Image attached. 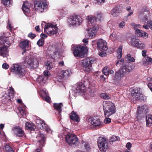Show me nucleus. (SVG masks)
Returning <instances> with one entry per match:
<instances>
[{"label": "nucleus", "mask_w": 152, "mask_h": 152, "mask_svg": "<svg viewBox=\"0 0 152 152\" xmlns=\"http://www.w3.org/2000/svg\"><path fill=\"white\" fill-rule=\"evenodd\" d=\"M70 72L68 70H59L58 71V81L63 84L65 80L70 75Z\"/></svg>", "instance_id": "8"}, {"label": "nucleus", "mask_w": 152, "mask_h": 152, "mask_svg": "<svg viewBox=\"0 0 152 152\" xmlns=\"http://www.w3.org/2000/svg\"><path fill=\"white\" fill-rule=\"evenodd\" d=\"M122 47L120 46L117 49V53L118 54L117 56V58L118 59L120 58L122 56Z\"/></svg>", "instance_id": "38"}, {"label": "nucleus", "mask_w": 152, "mask_h": 152, "mask_svg": "<svg viewBox=\"0 0 152 152\" xmlns=\"http://www.w3.org/2000/svg\"><path fill=\"white\" fill-rule=\"evenodd\" d=\"M126 147L128 149H129L132 147L131 143L130 142H128L126 144Z\"/></svg>", "instance_id": "60"}, {"label": "nucleus", "mask_w": 152, "mask_h": 152, "mask_svg": "<svg viewBox=\"0 0 152 152\" xmlns=\"http://www.w3.org/2000/svg\"><path fill=\"white\" fill-rule=\"evenodd\" d=\"M91 124L92 125L95 126H100L101 124L100 120L97 119H93L92 120Z\"/></svg>", "instance_id": "33"}, {"label": "nucleus", "mask_w": 152, "mask_h": 152, "mask_svg": "<svg viewBox=\"0 0 152 152\" xmlns=\"http://www.w3.org/2000/svg\"><path fill=\"white\" fill-rule=\"evenodd\" d=\"M30 41L28 39H23L18 44L19 47L23 50L22 54L23 55L27 50H29Z\"/></svg>", "instance_id": "13"}, {"label": "nucleus", "mask_w": 152, "mask_h": 152, "mask_svg": "<svg viewBox=\"0 0 152 152\" xmlns=\"http://www.w3.org/2000/svg\"><path fill=\"white\" fill-rule=\"evenodd\" d=\"M2 67L4 69H7L9 68V65L7 63H4L3 64Z\"/></svg>", "instance_id": "56"}, {"label": "nucleus", "mask_w": 152, "mask_h": 152, "mask_svg": "<svg viewBox=\"0 0 152 152\" xmlns=\"http://www.w3.org/2000/svg\"><path fill=\"white\" fill-rule=\"evenodd\" d=\"M96 18L92 17L90 18L89 19L88 21V24L89 26H92V28H96L95 26V23L96 22Z\"/></svg>", "instance_id": "27"}, {"label": "nucleus", "mask_w": 152, "mask_h": 152, "mask_svg": "<svg viewBox=\"0 0 152 152\" xmlns=\"http://www.w3.org/2000/svg\"><path fill=\"white\" fill-rule=\"evenodd\" d=\"M13 42V38L11 37H6L2 36L0 37V45H5V42L7 45H10Z\"/></svg>", "instance_id": "16"}, {"label": "nucleus", "mask_w": 152, "mask_h": 152, "mask_svg": "<svg viewBox=\"0 0 152 152\" xmlns=\"http://www.w3.org/2000/svg\"><path fill=\"white\" fill-rule=\"evenodd\" d=\"M147 126L150 127L152 124V115H148L146 117Z\"/></svg>", "instance_id": "26"}, {"label": "nucleus", "mask_w": 152, "mask_h": 152, "mask_svg": "<svg viewBox=\"0 0 152 152\" xmlns=\"http://www.w3.org/2000/svg\"><path fill=\"white\" fill-rule=\"evenodd\" d=\"M2 2L3 4L7 7H10L12 3V0H2Z\"/></svg>", "instance_id": "37"}, {"label": "nucleus", "mask_w": 152, "mask_h": 152, "mask_svg": "<svg viewBox=\"0 0 152 152\" xmlns=\"http://www.w3.org/2000/svg\"><path fill=\"white\" fill-rule=\"evenodd\" d=\"M101 96L103 99H109L110 98V95H108L105 93H102L101 94Z\"/></svg>", "instance_id": "47"}, {"label": "nucleus", "mask_w": 152, "mask_h": 152, "mask_svg": "<svg viewBox=\"0 0 152 152\" xmlns=\"http://www.w3.org/2000/svg\"><path fill=\"white\" fill-rule=\"evenodd\" d=\"M132 70L131 66L123 65L120 69L116 72L112 78L114 82L118 83L121 80L124 75L128 74Z\"/></svg>", "instance_id": "1"}, {"label": "nucleus", "mask_w": 152, "mask_h": 152, "mask_svg": "<svg viewBox=\"0 0 152 152\" xmlns=\"http://www.w3.org/2000/svg\"><path fill=\"white\" fill-rule=\"evenodd\" d=\"M143 117V113L137 111L136 118L138 120H140Z\"/></svg>", "instance_id": "40"}, {"label": "nucleus", "mask_w": 152, "mask_h": 152, "mask_svg": "<svg viewBox=\"0 0 152 152\" xmlns=\"http://www.w3.org/2000/svg\"><path fill=\"white\" fill-rule=\"evenodd\" d=\"M108 139L100 137L98 141V146L101 151L105 152L108 148Z\"/></svg>", "instance_id": "9"}, {"label": "nucleus", "mask_w": 152, "mask_h": 152, "mask_svg": "<svg viewBox=\"0 0 152 152\" xmlns=\"http://www.w3.org/2000/svg\"><path fill=\"white\" fill-rule=\"evenodd\" d=\"M135 94H133L132 95V98L135 100H140L143 99V95L140 92L135 93Z\"/></svg>", "instance_id": "28"}, {"label": "nucleus", "mask_w": 152, "mask_h": 152, "mask_svg": "<svg viewBox=\"0 0 152 152\" xmlns=\"http://www.w3.org/2000/svg\"><path fill=\"white\" fill-rule=\"evenodd\" d=\"M45 65L47 69L50 70L53 67V64L51 62L47 61L45 63Z\"/></svg>", "instance_id": "34"}, {"label": "nucleus", "mask_w": 152, "mask_h": 152, "mask_svg": "<svg viewBox=\"0 0 152 152\" xmlns=\"http://www.w3.org/2000/svg\"><path fill=\"white\" fill-rule=\"evenodd\" d=\"M13 130L17 137L26 138V136L25 132L20 127L15 126L13 128Z\"/></svg>", "instance_id": "15"}, {"label": "nucleus", "mask_w": 152, "mask_h": 152, "mask_svg": "<svg viewBox=\"0 0 152 152\" xmlns=\"http://www.w3.org/2000/svg\"><path fill=\"white\" fill-rule=\"evenodd\" d=\"M2 45L3 46L0 48V56L4 57H7L8 54V47L4 45Z\"/></svg>", "instance_id": "18"}, {"label": "nucleus", "mask_w": 152, "mask_h": 152, "mask_svg": "<svg viewBox=\"0 0 152 152\" xmlns=\"http://www.w3.org/2000/svg\"><path fill=\"white\" fill-rule=\"evenodd\" d=\"M49 49L50 48V54L52 58H54L56 56L57 53V48L56 47L49 46Z\"/></svg>", "instance_id": "20"}, {"label": "nucleus", "mask_w": 152, "mask_h": 152, "mask_svg": "<svg viewBox=\"0 0 152 152\" xmlns=\"http://www.w3.org/2000/svg\"><path fill=\"white\" fill-rule=\"evenodd\" d=\"M37 80L40 83H41L44 80V78L42 76L39 77L38 78Z\"/></svg>", "instance_id": "58"}, {"label": "nucleus", "mask_w": 152, "mask_h": 152, "mask_svg": "<svg viewBox=\"0 0 152 152\" xmlns=\"http://www.w3.org/2000/svg\"><path fill=\"white\" fill-rule=\"evenodd\" d=\"M22 8L24 13H28L30 12V10L27 3H24Z\"/></svg>", "instance_id": "30"}, {"label": "nucleus", "mask_w": 152, "mask_h": 152, "mask_svg": "<svg viewBox=\"0 0 152 152\" xmlns=\"http://www.w3.org/2000/svg\"><path fill=\"white\" fill-rule=\"evenodd\" d=\"M63 104L62 103L58 104V114L59 115H61L60 113L62 111L61 107H63Z\"/></svg>", "instance_id": "44"}, {"label": "nucleus", "mask_w": 152, "mask_h": 152, "mask_svg": "<svg viewBox=\"0 0 152 152\" xmlns=\"http://www.w3.org/2000/svg\"><path fill=\"white\" fill-rule=\"evenodd\" d=\"M42 28H44V32L50 36L53 35L57 33V26L56 24H54L53 23H48L42 21L41 25Z\"/></svg>", "instance_id": "2"}, {"label": "nucleus", "mask_w": 152, "mask_h": 152, "mask_svg": "<svg viewBox=\"0 0 152 152\" xmlns=\"http://www.w3.org/2000/svg\"><path fill=\"white\" fill-rule=\"evenodd\" d=\"M126 23L124 21H121L118 25L119 27L120 28H123L125 25Z\"/></svg>", "instance_id": "53"}, {"label": "nucleus", "mask_w": 152, "mask_h": 152, "mask_svg": "<svg viewBox=\"0 0 152 152\" xmlns=\"http://www.w3.org/2000/svg\"><path fill=\"white\" fill-rule=\"evenodd\" d=\"M108 117H105V118L104 120V122L106 124H109L111 122V119Z\"/></svg>", "instance_id": "52"}, {"label": "nucleus", "mask_w": 152, "mask_h": 152, "mask_svg": "<svg viewBox=\"0 0 152 152\" xmlns=\"http://www.w3.org/2000/svg\"><path fill=\"white\" fill-rule=\"evenodd\" d=\"M138 92H140V89L139 90H138V89H136L135 88L134 89H133V90H132V92H131V95L132 96V95L133 94H135V93H137Z\"/></svg>", "instance_id": "54"}, {"label": "nucleus", "mask_w": 152, "mask_h": 152, "mask_svg": "<svg viewBox=\"0 0 152 152\" xmlns=\"http://www.w3.org/2000/svg\"><path fill=\"white\" fill-rule=\"evenodd\" d=\"M80 17L77 16H72L69 17L68 20V23L69 25L73 26H78L81 23Z\"/></svg>", "instance_id": "14"}, {"label": "nucleus", "mask_w": 152, "mask_h": 152, "mask_svg": "<svg viewBox=\"0 0 152 152\" xmlns=\"http://www.w3.org/2000/svg\"><path fill=\"white\" fill-rule=\"evenodd\" d=\"M139 41L138 39L133 38L131 39L130 43L132 45L136 47V45L137 44Z\"/></svg>", "instance_id": "35"}, {"label": "nucleus", "mask_w": 152, "mask_h": 152, "mask_svg": "<svg viewBox=\"0 0 152 152\" xmlns=\"http://www.w3.org/2000/svg\"><path fill=\"white\" fill-rule=\"evenodd\" d=\"M141 27V26L139 24L136 25V26L134 27V29L135 30V34L138 37H142V32H143V31L139 29V28H140Z\"/></svg>", "instance_id": "23"}, {"label": "nucleus", "mask_w": 152, "mask_h": 152, "mask_svg": "<svg viewBox=\"0 0 152 152\" xmlns=\"http://www.w3.org/2000/svg\"><path fill=\"white\" fill-rule=\"evenodd\" d=\"M26 129L30 131H34L35 128V126L33 124L29 122H26Z\"/></svg>", "instance_id": "25"}, {"label": "nucleus", "mask_w": 152, "mask_h": 152, "mask_svg": "<svg viewBox=\"0 0 152 152\" xmlns=\"http://www.w3.org/2000/svg\"><path fill=\"white\" fill-rule=\"evenodd\" d=\"M124 60L123 58H122L120 60H118L115 64V65L118 67H120L121 65H122L121 67L124 65H126V66H130L129 65V63H127V64H124Z\"/></svg>", "instance_id": "32"}, {"label": "nucleus", "mask_w": 152, "mask_h": 152, "mask_svg": "<svg viewBox=\"0 0 152 152\" xmlns=\"http://www.w3.org/2000/svg\"><path fill=\"white\" fill-rule=\"evenodd\" d=\"M119 11L117 7H115L112 9L111 13L114 16H116L119 14Z\"/></svg>", "instance_id": "36"}, {"label": "nucleus", "mask_w": 152, "mask_h": 152, "mask_svg": "<svg viewBox=\"0 0 152 152\" xmlns=\"http://www.w3.org/2000/svg\"><path fill=\"white\" fill-rule=\"evenodd\" d=\"M36 37L35 34H33L32 32L29 33L28 35V37L30 38L31 39H33Z\"/></svg>", "instance_id": "51"}, {"label": "nucleus", "mask_w": 152, "mask_h": 152, "mask_svg": "<svg viewBox=\"0 0 152 152\" xmlns=\"http://www.w3.org/2000/svg\"><path fill=\"white\" fill-rule=\"evenodd\" d=\"M97 47L100 50L106 51L108 49L106 42L102 39H99L96 41Z\"/></svg>", "instance_id": "17"}, {"label": "nucleus", "mask_w": 152, "mask_h": 152, "mask_svg": "<svg viewBox=\"0 0 152 152\" xmlns=\"http://www.w3.org/2000/svg\"><path fill=\"white\" fill-rule=\"evenodd\" d=\"M5 148L7 152H14L12 148L8 145H6Z\"/></svg>", "instance_id": "45"}, {"label": "nucleus", "mask_w": 152, "mask_h": 152, "mask_svg": "<svg viewBox=\"0 0 152 152\" xmlns=\"http://www.w3.org/2000/svg\"><path fill=\"white\" fill-rule=\"evenodd\" d=\"M84 47L81 46H75L74 48L73 53L74 56L75 57H80L82 58L84 55Z\"/></svg>", "instance_id": "12"}, {"label": "nucleus", "mask_w": 152, "mask_h": 152, "mask_svg": "<svg viewBox=\"0 0 152 152\" xmlns=\"http://www.w3.org/2000/svg\"><path fill=\"white\" fill-rule=\"evenodd\" d=\"M70 118L71 120L77 122H79L80 120L78 116L73 111L71 113Z\"/></svg>", "instance_id": "22"}, {"label": "nucleus", "mask_w": 152, "mask_h": 152, "mask_svg": "<svg viewBox=\"0 0 152 152\" xmlns=\"http://www.w3.org/2000/svg\"><path fill=\"white\" fill-rule=\"evenodd\" d=\"M96 60L92 58H87L81 61V65L85 72L89 73L91 70V64L94 63Z\"/></svg>", "instance_id": "5"}, {"label": "nucleus", "mask_w": 152, "mask_h": 152, "mask_svg": "<svg viewBox=\"0 0 152 152\" xmlns=\"http://www.w3.org/2000/svg\"><path fill=\"white\" fill-rule=\"evenodd\" d=\"M147 50H144L142 51V55L144 57H145L146 56Z\"/></svg>", "instance_id": "59"}, {"label": "nucleus", "mask_w": 152, "mask_h": 152, "mask_svg": "<svg viewBox=\"0 0 152 152\" xmlns=\"http://www.w3.org/2000/svg\"><path fill=\"white\" fill-rule=\"evenodd\" d=\"M39 59L35 57H31L26 61H24V64L26 63L27 66L31 69L37 68L39 64Z\"/></svg>", "instance_id": "7"}, {"label": "nucleus", "mask_w": 152, "mask_h": 152, "mask_svg": "<svg viewBox=\"0 0 152 152\" xmlns=\"http://www.w3.org/2000/svg\"><path fill=\"white\" fill-rule=\"evenodd\" d=\"M66 140L68 145L72 146H75L79 143L77 136L74 134L69 133L66 136Z\"/></svg>", "instance_id": "6"}, {"label": "nucleus", "mask_w": 152, "mask_h": 152, "mask_svg": "<svg viewBox=\"0 0 152 152\" xmlns=\"http://www.w3.org/2000/svg\"><path fill=\"white\" fill-rule=\"evenodd\" d=\"M103 16L101 14H99L97 15L96 17V20H102V19Z\"/></svg>", "instance_id": "55"}, {"label": "nucleus", "mask_w": 152, "mask_h": 152, "mask_svg": "<svg viewBox=\"0 0 152 152\" xmlns=\"http://www.w3.org/2000/svg\"><path fill=\"white\" fill-rule=\"evenodd\" d=\"M143 64L145 65L151 64L152 63V58L148 56L145 57L143 59Z\"/></svg>", "instance_id": "29"}, {"label": "nucleus", "mask_w": 152, "mask_h": 152, "mask_svg": "<svg viewBox=\"0 0 152 152\" xmlns=\"http://www.w3.org/2000/svg\"><path fill=\"white\" fill-rule=\"evenodd\" d=\"M85 87L82 85H79L76 88L75 92L76 93H84L85 91Z\"/></svg>", "instance_id": "24"}, {"label": "nucleus", "mask_w": 152, "mask_h": 152, "mask_svg": "<svg viewBox=\"0 0 152 152\" xmlns=\"http://www.w3.org/2000/svg\"><path fill=\"white\" fill-rule=\"evenodd\" d=\"M140 49H143L145 47V45L142 43L141 42L139 41L137 45H136V47Z\"/></svg>", "instance_id": "43"}, {"label": "nucleus", "mask_w": 152, "mask_h": 152, "mask_svg": "<svg viewBox=\"0 0 152 152\" xmlns=\"http://www.w3.org/2000/svg\"><path fill=\"white\" fill-rule=\"evenodd\" d=\"M39 124L42 125V127L41 128L42 129H44L47 132H48L50 130L47 124L45 123L44 121L40 120L39 121Z\"/></svg>", "instance_id": "31"}, {"label": "nucleus", "mask_w": 152, "mask_h": 152, "mask_svg": "<svg viewBox=\"0 0 152 152\" xmlns=\"http://www.w3.org/2000/svg\"><path fill=\"white\" fill-rule=\"evenodd\" d=\"M126 59L130 62H134L135 61V59L133 57H131L130 54H127L126 57Z\"/></svg>", "instance_id": "39"}, {"label": "nucleus", "mask_w": 152, "mask_h": 152, "mask_svg": "<svg viewBox=\"0 0 152 152\" xmlns=\"http://www.w3.org/2000/svg\"><path fill=\"white\" fill-rule=\"evenodd\" d=\"M44 40L43 39H41L38 40L37 44L39 46H42L44 45Z\"/></svg>", "instance_id": "48"}, {"label": "nucleus", "mask_w": 152, "mask_h": 152, "mask_svg": "<svg viewBox=\"0 0 152 152\" xmlns=\"http://www.w3.org/2000/svg\"><path fill=\"white\" fill-rule=\"evenodd\" d=\"M148 110V107L146 105L139 106L137 108V111L138 112L142 113H146Z\"/></svg>", "instance_id": "21"}, {"label": "nucleus", "mask_w": 152, "mask_h": 152, "mask_svg": "<svg viewBox=\"0 0 152 152\" xmlns=\"http://www.w3.org/2000/svg\"><path fill=\"white\" fill-rule=\"evenodd\" d=\"M148 86L152 92V83H148Z\"/></svg>", "instance_id": "64"}, {"label": "nucleus", "mask_w": 152, "mask_h": 152, "mask_svg": "<svg viewBox=\"0 0 152 152\" xmlns=\"http://www.w3.org/2000/svg\"><path fill=\"white\" fill-rule=\"evenodd\" d=\"M10 69L13 74L17 75L20 77L25 75V69L24 66L18 64H13Z\"/></svg>", "instance_id": "4"}, {"label": "nucleus", "mask_w": 152, "mask_h": 152, "mask_svg": "<svg viewBox=\"0 0 152 152\" xmlns=\"http://www.w3.org/2000/svg\"><path fill=\"white\" fill-rule=\"evenodd\" d=\"M45 97L44 99L45 101L48 103H49L50 101V97L48 96V94L45 91Z\"/></svg>", "instance_id": "49"}, {"label": "nucleus", "mask_w": 152, "mask_h": 152, "mask_svg": "<svg viewBox=\"0 0 152 152\" xmlns=\"http://www.w3.org/2000/svg\"><path fill=\"white\" fill-rule=\"evenodd\" d=\"M109 68L106 66L102 70L103 73L106 75H107L109 74Z\"/></svg>", "instance_id": "41"}, {"label": "nucleus", "mask_w": 152, "mask_h": 152, "mask_svg": "<svg viewBox=\"0 0 152 152\" xmlns=\"http://www.w3.org/2000/svg\"><path fill=\"white\" fill-rule=\"evenodd\" d=\"M35 30L38 32H41V30L39 28V26H37L35 27Z\"/></svg>", "instance_id": "61"}, {"label": "nucleus", "mask_w": 152, "mask_h": 152, "mask_svg": "<svg viewBox=\"0 0 152 152\" xmlns=\"http://www.w3.org/2000/svg\"><path fill=\"white\" fill-rule=\"evenodd\" d=\"M44 75L45 77H48L50 75V72L48 70H45L44 72Z\"/></svg>", "instance_id": "57"}, {"label": "nucleus", "mask_w": 152, "mask_h": 152, "mask_svg": "<svg viewBox=\"0 0 152 152\" xmlns=\"http://www.w3.org/2000/svg\"><path fill=\"white\" fill-rule=\"evenodd\" d=\"M103 107L105 117H109L115 112V107L114 104L111 102H104Z\"/></svg>", "instance_id": "3"}, {"label": "nucleus", "mask_w": 152, "mask_h": 152, "mask_svg": "<svg viewBox=\"0 0 152 152\" xmlns=\"http://www.w3.org/2000/svg\"><path fill=\"white\" fill-rule=\"evenodd\" d=\"M19 111L22 115H23L24 114V111L23 109L22 108L19 109Z\"/></svg>", "instance_id": "63"}, {"label": "nucleus", "mask_w": 152, "mask_h": 152, "mask_svg": "<svg viewBox=\"0 0 152 152\" xmlns=\"http://www.w3.org/2000/svg\"><path fill=\"white\" fill-rule=\"evenodd\" d=\"M34 7L36 10H38L41 12H44L48 7L47 4L40 0L34 1Z\"/></svg>", "instance_id": "11"}, {"label": "nucleus", "mask_w": 152, "mask_h": 152, "mask_svg": "<svg viewBox=\"0 0 152 152\" xmlns=\"http://www.w3.org/2000/svg\"><path fill=\"white\" fill-rule=\"evenodd\" d=\"M120 139L119 137H117L115 136H113L110 140V142H115L117 140H118Z\"/></svg>", "instance_id": "46"}, {"label": "nucleus", "mask_w": 152, "mask_h": 152, "mask_svg": "<svg viewBox=\"0 0 152 152\" xmlns=\"http://www.w3.org/2000/svg\"><path fill=\"white\" fill-rule=\"evenodd\" d=\"M117 34L115 32H113L110 35V37L112 40H115L116 39Z\"/></svg>", "instance_id": "50"}, {"label": "nucleus", "mask_w": 152, "mask_h": 152, "mask_svg": "<svg viewBox=\"0 0 152 152\" xmlns=\"http://www.w3.org/2000/svg\"><path fill=\"white\" fill-rule=\"evenodd\" d=\"M96 28L94 27V28H91L90 30L89 29V30L88 31V33L86 35V37L89 39H92L94 37L96 32Z\"/></svg>", "instance_id": "19"}, {"label": "nucleus", "mask_w": 152, "mask_h": 152, "mask_svg": "<svg viewBox=\"0 0 152 152\" xmlns=\"http://www.w3.org/2000/svg\"><path fill=\"white\" fill-rule=\"evenodd\" d=\"M143 20L145 22L147 21V23L150 25L149 26H150V28H151V29L152 30V20H150L148 21L147 18L145 16V17L144 19H143Z\"/></svg>", "instance_id": "42"}, {"label": "nucleus", "mask_w": 152, "mask_h": 152, "mask_svg": "<svg viewBox=\"0 0 152 152\" xmlns=\"http://www.w3.org/2000/svg\"><path fill=\"white\" fill-rule=\"evenodd\" d=\"M37 137L39 139V147L35 150V152H40V151L42 150V147L45 146L46 138L42 131L39 132Z\"/></svg>", "instance_id": "10"}, {"label": "nucleus", "mask_w": 152, "mask_h": 152, "mask_svg": "<svg viewBox=\"0 0 152 152\" xmlns=\"http://www.w3.org/2000/svg\"><path fill=\"white\" fill-rule=\"evenodd\" d=\"M40 37L42 38V39H43L44 40V38H47L48 36L47 35L42 33L40 35Z\"/></svg>", "instance_id": "62"}]
</instances>
